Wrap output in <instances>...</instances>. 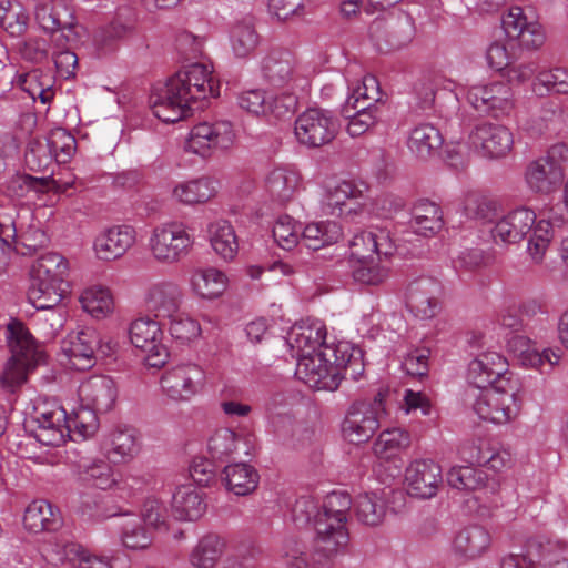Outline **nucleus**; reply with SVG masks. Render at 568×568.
<instances>
[{
    "mask_svg": "<svg viewBox=\"0 0 568 568\" xmlns=\"http://www.w3.org/2000/svg\"><path fill=\"white\" fill-rule=\"evenodd\" d=\"M352 505L356 519L365 526L376 527L386 517L387 505L378 491L359 494L354 501L347 493L333 491L321 505L312 496H301L292 506L291 517L298 527H313L316 554L334 559L348 551L347 515Z\"/></svg>",
    "mask_w": 568,
    "mask_h": 568,
    "instance_id": "f257e3e1",
    "label": "nucleus"
},
{
    "mask_svg": "<svg viewBox=\"0 0 568 568\" xmlns=\"http://www.w3.org/2000/svg\"><path fill=\"white\" fill-rule=\"evenodd\" d=\"M220 89L213 64L195 62L183 67L164 84L154 88L150 105L159 120L174 123L217 98Z\"/></svg>",
    "mask_w": 568,
    "mask_h": 568,
    "instance_id": "f03ea898",
    "label": "nucleus"
},
{
    "mask_svg": "<svg viewBox=\"0 0 568 568\" xmlns=\"http://www.w3.org/2000/svg\"><path fill=\"white\" fill-rule=\"evenodd\" d=\"M296 359V377L318 390H335L343 378L357 381L364 372L361 349L347 342L323 345L315 354Z\"/></svg>",
    "mask_w": 568,
    "mask_h": 568,
    "instance_id": "7ed1b4c3",
    "label": "nucleus"
},
{
    "mask_svg": "<svg viewBox=\"0 0 568 568\" xmlns=\"http://www.w3.org/2000/svg\"><path fill=\"white\" fill-rule=\"evenodd\" d=\"M6 334L11 357L1 382L4 387L14 389L27 381L28 374L43 361L44 355L22 322L12 320L7 325Z\"/></svg>",
    "mask_w": 568,
    "mask_h": 568,
    "instance_id": "20e7f679",
    "label": "nucleus"
},
{
    "mask_svg": "<svg viewBox=\"0 0 568 568\" xmlns=\"http://www.w3.org/2000/svg\"><path fill=\"white\" fill-rule=\"evenodd\" d=\"M195 239L180 221H165L155 225L148 240L151 257L161 265H174L193 250Z\"/></svg>",
    "mask_w": 568,
    "mask_h": 568,
    "instance_id": "39448f33",
    "label": "nucleus"
},
{
    "mask_svg": "<svg viewBox=\"0 0 568 568\" xmlns=\"http://www.w3.org/2000/svg\"><path fill=\"white\" fill-rule=\"evenodd\" d=\"M504 384L485 389L477 397L474 410L479 418L503 425L518 417L523 404L520 381Z\"/></svg>",
    "mask_w": 568,
    "mask_h": 568,
    "instance_id": "423d86ee",
    "label": "nucleus"
},
{
    "mask_svg": "<svg viewBox=\"0 0 568 568\" xmlns=\"http://www.w3.org/2000/svg\"><path fill=\"white\" fill-rule=\"evenodd\" d=\"M568 164V144H551L546 155L531 161L525 172L530 191L550 194L562 183L564 165Z\"/></svg>",
    "mask_w": 568,
    "mask_h": 568,
    "instance_id": "0eeeda50",
    "label": "nucleus"
},
{
    "mask_svg": "<svg viewBox=\"0 0 568 568\" xmlns=\"http://www.w3.org/2000/svg\"><path fill=\"white\" fill-rule=\"evenodd\" d=\"M386 414L384 396L378 393L372 400L354 402L342 423L343 437L352 444L368 442L381 426Z\"/></svg>",
    "mask_w": 568,
    "mask_h": 568,
    "instance_id": "6e6552de",
    "label": "nucleus"
},
{
    "mask_svg": "<svg viewBox=\"0 0 568 568\" xmlns=\"http://www.w3.org/2000/svg\"><path fill=\"white\" fill-rule=\"evenodd\" d=\"M160 384L170 399L184 402L203 390L206 373L197 363L181 362L164 371Z\"/></svg>",
    "mask_w": 568,
    "mask_h": 568,
    "instance_id": "1a4fd4ad",
    "label": "nucleus"
},
{
    "mask_svg": "<svg viewBox=\"0 0 568 568\" xmlns=\"http://www.w3.org/2000/svg\"><path fill=\"white\" fill-rule=\"evenodd\" d=\"M467 100L476 110L496 119L510 116L516 106L514 90L504 80L470 87Z\"/></svg>",
    "mask_w": 568,
    "mask_h": 568,
    "instance_id": "9d476101",
    "label": "nucleus"
},
{
    "mask_svg": "<svg viewBox=\"0 0 568 568\" xmlns=\"http://www.w3.org/2000/svg\"><path fill=\"white\" fill-rule=\"evenodd\" d=\"M263 73L274 87L304 91L310 87L311 72L298 64L288 51H273L263 60Z\"/></svg>",
    "mask_w": 568,
    "mask_h": 568,
    "instance_id": "9b49d317",
    "label": "nucleus"
},
{
    "mask_svg": "<svg viewBox=\"0 0 568 568\" xmlns=\"http://www.w3.org/2000/svg\"><path fill=\"white\" fill-rule=\"evenodd\" d=\"M129 336L132 345L145 353L144 361L150 367H162L169 359L168 347L163 344V332L158 321L139 317L130 324Z\"/></svg>",
    "mask_w": 568,
    "mask_h": 568,
    "instance_id": "f8f14e48",
    "label": "nucleus"
},
{
    "mask_svg": "<svg viewBox=\"0 0 568 568\" xmlns=\"http://www.w3.org/2000/svg\"><path fill=\"white\" fill-rule=\"evenodd\" d=\"M508 367L505 356L497 352H485L468 364L467 379L484 390L505 386L504 382H518L519 378Z\"/></svg>",
    "mask_w": 568,
    "mask_h": 568,
    "instance_id": "ddd939ff",
    "label": "nucleus"
},
{
    "mask_svg": "<svg viewBox=\"0 0 568 568\" xmlns=\"http://www.w3.org/2000/svg\"><path fill=\"white\" fill-rule=\"evenodd\" d=\"M503 30L508 41H516L523 50H539L546 42L544 27L529 19L521 7H510L501 19Z\"/></svg>",
    "mask_w": 568,
    "mask_h": 568,
    "instance_id": "4468645a",
    "label": "nucleus"
},
{
    "mask_svg": "<svg viewBox=\"0 0 568 568\" xmlns=\"http://www.w3.org/2000/svg\"><path fill=\"white\" fill-rule=\"evenodd\" d=\"M338 129L329 111L308 108L295 120L294 133L298 142H333Z\"/></svg>",
    "mask_w": 568,
    "mask_h": 568,
    "instance_id": "2eb2a0df",
    "label": "nucleus"
},
{
    "mask_svg": "<svg viewBox=\"0 0 568 568\" xmlns=\"http://www.w3.org/2000/svg\"><path fill=\"white\" fill-rule=\"evenodd\" d=\"M34 438L45 446L59 447L68 436V414L58 404H43L36 408Z\"/></svg>",
    "mask_w": 568,
    "mask_h": 568,
    "instance_id": "dca6fc26",
    "label": "nucleus"
},
{
    "mask_svg": "<svg viewBox=\"0 0 568 568\" xmlns=\"http://www.w3.org/2000/svg\"><path fill=\"white\" fill-rule=\"evenodd\" d=\"M143 301L146 310L155 318L165 320L180 311L184 302V291L173 280H161L146 287Z\"/></svg>",
    "mask_w": 568,
    "mask_h": 568,
    "instance_id": "f3484780",
    "label": "nucleus"
},
{
    "mask_svg": "<svg viewBox=\"0 0 568 568\" xmlns=\"http://www.w3.org/2000/svg\"><path fill=\"white\" fill-rule=\"evenodd\" d=\"M136 231L131 225H115L101 231L93 241V252L104 262L122 257L135 243Z\"/></svg>",
    "mask_w": 568,
    "mask_h": 568,
    "instance_id": "a211bd4d",
    "label": "nucleus"
},
{
    "mask_svg": "<svg viewBox=\"0 0 568 568\" xmlns=\"http://www.w3.org/2000/svg\"><path fill=\"white\" fill-rule=\"evenodd\" d=\"M442 286L433 277H420L407 287L406 303L410 312L420 320L433 318L439 310Z\"/></svg>",
    "mask_w": 568,
    "mask_h": 568,
    "instance_id": "6ab92c4d",
    "label": "nucleus"
},
{
    "mask_svg": "<svg viewBox=\"0 0 568 568\" xmlns=\"http://www.w3.org/2000/svg\"><path fill=\"white\" fill-rule=\"evenodd\" d=\"M405 480L409 495L432 498L443 481L442 468L433 460H415L407 467Z\"/></svg>",
    "mask_w": 568,
    "mask_h": 568,
    "instance_id": "aec40b11",
    "label": "nucleus"
},
{
    "mask_svg": "<svg viewBox=\"0 0 568 568\" xmlns=\"http://www.w3.org/2000/svg\"><path fill=\"white\" fill-rule=\"evenodd\" d=\"M507 348L517 361L527 368H535L547 373L557 365L561 358L560 352L550 348L539 352L532 342L524 335H514L507 341Z\"/></svg>",
    "mask_w": 568,
    "mask_h": 568,
    "instance_id": "412c9836",
    "label": "nucleus"
},
{
    "mask_svg": "<svg viewBox=\"0 0 568 568\" xmlns=\"http://www.w3.org/2000/svg\"><path fill=\"white\" fill-rule=\"evenodd\" d=\"M116 394L113 379L104 375L89 377L78 389L81 404L98 413L109 412L114 405Z\"/></svg>",
    "mask_w": 568,
    "mask_h": 568,
    "instance_id": "4be33fe9",
    "label": "nucleus"
},
{
    "mask_svg": "<svg viewBox=\"0 0 568 568\" xmlns=\"http://www.w3.org/2000/svg\"><path fill=\"white\" fill-rule=\"evenodd\" d=\"M536 214L527 207H519L500 219L491 230L495 242L513 244L521 241L531 231Z\"/></svg>",
    "mask_w": 568,
    "mask_h": 568,
    "instance_id": "5701e85b",
    "label": "nucleus"
},
{
    "mask_svg": "<svg viewBox=\"0 0 568 568\" xmlns=\"http://www.w3.org/2000/svg\"><path fill=\"white\" fill-rule=\"evenodd\" d=\"M351 258H372L388 256L394 244L389 233L384 229H372L356 233L349 243Z\"/></svg>",
    "mask_w": 568,
    "mask_h": 568,
    "instance_id": "b1692460",
    "label": "nucleus"
},
{
    "mask_svg": "<svg viewBox=\"0 0 568 568\" xmlns=\"http://www.w3.org/2000/svg\"><path fill=\"white\" fill-rule=\"evenodd\" d=\"M99 343L98 334L92 328L72 332L62 343V351L77 369L93 365V355Z\"/></svg>",
    "mask_w": 568,
    "mask_h": 568,
    "instance_id": "393cba45",
    "label": "nucleus"
},
{
    "mask_svg": "<svg viewBox=\"0 0 568 568\" xmlns=\"http://www.w3.org/2000/svg\"><path fill=\"white\" fill-rule=\"evenodd\" d=\"M287 343L293 351V356L311 355L318 352L323 345H332L326 342V327L322 322L295 325L287 336Z\"/></svg>",
    "mask_w": 568,
    "mask_h": 568,
    "instance_id": "a878e982",
    "label": "nucleus"
},
{
    "mask_svg": "<svg viewBox=\"0 0 568 568\" xmlns=\"http://www.w3.org/2000/svg\"><path fill=\"white\" fill-rule=\"evenodd\" d=\"M301 189L302 176L291 168H276L265 179V193L281 205L292 201Z\"/></svg>",
    "mask_w": 568,
    "mask_h": 568,
    "instance_id": "bb28decb",
    "label": "nucleus"
},
{
    "mask_svg": "<svg viewBox=\"0 0 568 568\" xmlns=\"http://www.w3.org/2000/svg\"><path fill=\"white\" fill-rule=\"evenodd\" d=\"M104 447L115 463H126L139 455L141 437L139 432L131 426H118L109 433Z\"/></svg>",
    "mask_w": 568,
    "mask_h": 568,
    "instance_id": "cd10ccee",
    "label": "nucleus"
},
{
    "mask_svg": "<svg viewBox=\"0 0 568 568\" xmlns=\"http://www.w3.org/2000/svg\"><path fill=\"white\" fill-rule=\"evenodd\" d=\"M229 285V278L221 270L207 266L192 271L189 278L190 290L202 300H215L223 295Z\"/></svg>",
    "mask_w": 568,
    "mask_h": 568,
    "instance_id": "c85d7f7f",
    "label": "nucleus"
},
{
    "mask_svg": "<svg viewBox=\"0 0 568 568\" xmlns=\"http://www.w3.org/2000/svg\"><path fill=\"white\" fill-rule=\"evenodd\" d=\"M206 510L203 495L195 487L187 485L179 487L172 497V514L181 521H195Z\"/></svg>",
    "mask_w": 568,
    "mask_h": 568,
    "instance_id": "c756f323",
    "label": "nucleus"
},
{
    "mask_svg": "<svg viewBox=\"0 0 568 568\" xmlns=\"http://www.w3.org/2000/svg\"><path fill=\"white\" fill-rule=\"evenodd\" d=\"M207 237L212 250L230 262L239 253V240L234 226L227 220H216L207 225Z\"/></svg>",
    "mask_w": 568,
    "mask_h": 568,
    "instance_id": "7c9ffc66",
    "label": "nucleus"
},
{
    "mask_svg": "<svg viewBox=\"0 0 568 568\" xmlns=\"http://www.w3.org/2000/svg\"><path fill=\"white\" fill-rule=\"evenodd\" d=\"M217 193V182L209 176H201L178 183L172 190L175 201L185 205L202 204Z\"/></svg>",
    "mask_w": 568,
    "mask_h": 568,
    "instance_id": "2f4dec72",
    "label": "nucleus"
},
{
    "mask_svg": "<svg viewBox=\"0 0 568 568\" xmlns=\"http://www.w3.org/2000/svg\"><path fill=\"white\" fill-rule=\"evenodd\" d=\"M491 537L488 530L478 525L460 529L455 536L454 551L465 558L475 559L481 556L490 546Z\"/></svg>",
    "mask_w": 568,
    "mask_h": 568,
    "instance_id": "473e14b6",
    "label": "nucleus"
},
{
    "mask_svg": "<svg viewBox=\"0 0 568 568\" xmlns=\"http://www.w3.org/2000/svg\"><path fill=\"white\" fill-rule=\"evenodd\" d=\"M23 525L33 534L52 531L61 525L60 513L47 500H34L24 511Z\"/></svg>",
    "mask_w": 568,
    "mask_h": 568,
    "instance_id": "72a5a7b5",
    "label": "nucleus"
},
{
    "mask_svg": "<svg viewBox=\"0 0 568 568\" xmlns=\"http://www.w3.org/2000/svg\"><path fill=\"white\" fill-rule=\"evenodd\" d=\"M225 547L223 537L213 532L206 534L192 548L189 562L194 568H214L222 558Z\"/></svg>",
    "mask_w": 568,
    "mask_h": 568,
    "instance_id": "f704fd0d",
    "label": "nucleus"
},
{
    "mask_svg": "<svg viewBox=\"0 0 568 568\" xmlns=\"http://www.w3.org/2000/svg\"><path fill=\"white\" fill-rule=\"evenodd\" d=\"M34 17L40 28L47 33H54L70 29L74 24L72 13L52 0L40 1L34 9Z\"/></svg>",
    "mask_w": 568,
    "mask_h": 568,
    "instance_id": "c9c22d12",
    "label": "nucleus"
},
{
    "mask_svg": "<svg viewBox=\"0 0 568 568\" xmlns=\"http://www.w3.org/2000/svg\"><path fill=\"white\" fill-rule=\"evenodd\" d=\"M55 560L70 562L78 568H112L108 557L91 554L75 542L57 544L52 548Z\"/></svg>",
    "mask_w": 568,
    "mask_h": 568,
    "instance_id": "e433bc0d",
    "label": "nucleus"
},
{
    "mask_svg": "<svg viewBox=\"0 0 568 568\" xmlns=\"http://www.w3.org/2000/svg\"><path fill=\"white\" fill-rule=\"evenodd\" d=\"M116 526L120 529V539L124 547L132 550H142L151 546L153 535L143 525L140 516L133 514L122 515L119 517Z\"/></svg>",
    "mask_w": 568,
    "mask_h": 568,
    "instance_id": "4c0bfd02",
    "label": "nucleus"
},
{
    "mask_svg": "<svg viewBox=\"0 0 568 568\" xmlns=\"http://www.w3.org/2000/svg\"><path fill=\"white\" fill-rule=\"evenodd\" d=\"M409 223L415 233L433 236L443 227V212L436 203L422 200L414 205Z\"/></svg>",
    "mask_w": 568,
    "mask_h": 568,
    "instance_id": "58836bf2",
    "label": "nucleus"
},
{
    "mask_svg": "<svg viewBox=\"0 0 568 568\" xmlns=\"http://www.w3.org/2000/svg\"><path fill=\"white\" fill-rule=\"evenodd\" d=\"M223 475L227 490L236 496H246L254 491L260 478L257 471L244 463L225 466Z\"/></svg>",
    "mask_w": 568,
    "mask_h": 568,
    "instance_id": "ea45409f",
    "label": "nucleus"
},
{
    "mask_svg": "<svg viewBox=\"0 0 568 568\" xmlns=\"http://www.w3.org/2000/svg\"><path fill=\"white\" fill-rule=\"evenodd\" d=\"M446 480L452 488L466 491L486 490L491 486L494 490V481L490 483L487 474L483 469L471 466H455L449 469Z\"/></svg>",
    "mask_w": 568,
    "mask_h": 568,
    "instance_id": "a19ab883",
    "label": "nucleus"
},
{
    "mask_svg": "<svg viewBox=\"0 0 568 568\" xmlns=\"http://www.w3.org/2000/svg\"><path fill=\"white\" fill-rule=\"evenodd\" d=\"M191 139L207 142H231L245 139V134L243 128L234 126L230 121L222 120L194 125L191 130Z\"/></svg>",
    "mask_w": 568,
    "mask_h": 568,
    "instance_id": "79ce46f5",
    "label": "nucleus"
},
{
    "mask_svg": "<svg viewBox=\"0 0 568 568\" xmlns=\"http://www.w3.org/2000/svg\"><path fill=\"white\" fill-rule=\"evenodd\" d=\"M79 475L81 480L103 490L116 487L121 480V475L103 459L85 462Z\"/></svg>",
    "mask_w": 568,
    "mask_h": 568,
    "instance_id": "37998d69",
    "label": "nucleus"
},
{
    "mask_svg": "<svg viewBox=\"0 0 568 568\" xmlns=\"http://www.w3.org/2000/svg\"><path fill=\"white\" fill-rule=\"evenodd\" d=\"M342 236L341 225L333 221L310 223L301 232L304 244L314 251L338 242Z\"/></svg>",
    "mask_w": 568,
    "mask_h": 568,
    "instance_id": "c03bdc74",
    "label": "nucleus"
},
{
    "mask_svg": "<svg viewBox=\"0 0 568 568\" xmlns=\"http://www.w3.org/2000/svg\"><path fill=\"white\" fill-rule=\"evenodd\" d=\"M82 308L97 320L105 318L114 311V300L108 287L92 285L80 295Z\"/></svg>",
    "mask_w": 568,
    "mask_h": 568,
    "instance_id": "a18cd8bd",
    "label": "nucleus"
},
{
    "mask_svg": "<svg viewBox=\"0 0 568 568\" xmlns=\"http://www.w3.org/2000/svg\"><path fill=\"white\" fill-rule=\"evenodd\" d=\"M67 272L65 258L58 253H48L32 264L30 281L64 283Z\"/></svg>",
    "mask_w": 568,
    "mask_h": 568,
    "instance_id": "49530a36",
    "label": "nucleus"
},
{
    "mask_svg": "<svg viewBox=\"0 0 568 568\" xmlns=\"http://www.w3.org/2000/svg\"><path fill=\"white\" fill-rule=\"evenodd\" d=\"M532 91L538 97L568 94V67H552L537 73Z\"/></svg>",
    "mask_w": 568,
    "mask_h": 568,
    "instance_id": "de8ad7c7",
    "label": "nucleus"
},
{
    "mask_svg": "<svg viewBox=\"0 0 568 568\" xmlns=\"http://www.w3.org/2000/svg\"><path fill=\"white\" fill-rule=\"evenodd\" d=\"M64 283L30 281L28 301L34 308L55 307L62 301Z\"/></svg>",
    "mask_w": 568,
    "mask_h": 568,
    "instance_id": "09e8293b",
    "label": "nucleus"
},
{
    "mask_svg": "<svg viewBox=\"0 0 568 568\" xmlns=\"http://www.w3.org/2000/svg\"><path fill=\"white\" fill-rule=\"evenodd\" d=\"M29 26V14L17 0L0 2V27L11 37H21Z\"/></svg>",
    "mask_w": 568,
    "mask_h": 568,
    "instance_id": "8fccbe9b",
    "label": "nucleus"
},
{
    "mask_svg": "<svg viewBox=\"0 0 568 568\" xmlns=\"http://www.w3.org/2000/svg\"><path fill=\"white\" fill-rule=\"evenodd\" d=\"M368 190L363 181H341L334 187H329L325 194L324 206L332 215L341 211L342 206L349 199H357Z\"/></svg>",
    "mask_w": 568,
    "mask_h": 568,
    "instance_id": "3c124183",
    "label": "nucleus"
},
{
    "mask_svg": "<svg viewBox=\"0 0 568 568\" xmlns=\"http://www.w3.org/2000/svg\"><path fill=\"white\" fill-rule=\"evenodd\" d=\"M566 546L550 540H534L528 546V555L536 556L542 568H568Z\"/></svg>",
    "mask_w": 568,
    "mask_h": 568,
    "instance_id": "603ef678",
    "label": "nucleus"
},
{
    "mask_svg": "<svg viewBox=\"0 0 568 568\" xmlns=\"http://www.w3.org/2000/svg\"><path fill=\"white\" fill-rule=\"evenodd\" d=\"M258 43L260 37L252 23L237 21L231 27L230 44L236 57L245 58L250 55Z\"/></svg>",
    "mask_w": 568,
    "mask_h": 568,
    "instance_id": "864d4df0",
    "label": "nucleus"
},
{
    "mask_svg": "<svg viewBox=\"0 0 568 568\" xmlns=\"http://www.w3.org/2000/svg\"><path fill=\"white\" fill-rule=\"evenodd\" d=\"M410 445V435L403 428L383 430L374 443V452L381 458H390Z\"/></svg>",
    "mask_w": 568,
    "mask_h": 568,
    "instance_id": "5fc2aeb1",
    "label": "nucleus"
},
{
    "mask_svg": "<svg viewBox=\"0 0 568 568\" xmlns=\"http://www.w3.org/2000/svg\"><path fill=\"white\" fill-rule=\"evenodd\" d=\"M95 410L81 406L78 410L68 416V436L72 440H85L94 435L98 429V417Z\"/></svg>",
    "mask_w": 568,
    "mask_h": 568,
    "instance_id": "6e6d98bb",
    "label": "nucleus"
},
{
    "mask_svg": "<svg viewBox=\"0 0 568 568\" xmlns=\"http://www.w3.org/2000/svg\"><path fill=\"white\" fill-rule=\"evenodd\" d=\"M19 84L33 100L39 99L43 104H48L53 100L54 91L51 79L43 77L38 70L21 74L19 77Z\"/></svg>",
    "mask_w": 568,
    "mask_h": 568,
    "instance_id": "4d7b16f0",
    "label": "nucleus"
},
{
    "mask_svg": "<svg viewBox=\"0 0 568 568\" xmlns=\"http://www.w3.org/2000/svg\"><path fill=\"white\" fill-rule=\"evenodd\" d=\"M351 90L352 93L342 106L341 112L344 116H348V109L359 110L362 105H366V101H376L379 94L377 79L369 74L363 77L362 82ZM367 105L369 106V103Z\"/></svg>",
    "mask_w": 568,
    "mask_h": 568,
    "instance_id": "13d9d810",
    "label": "nucleus"
},
{
    "mask_svg": "<svg viewBox=\"0 0 568 568\" xmlns=\"http://www.w3.org/2000/svg\"><path fill=\"white\" fill-rule=\"evenodd\" d=\"M166 318L170 320V335L182 345L193 343L202 334L200 323L186 314H180L178 312L172 317Z\"/></svg>",
    "mask_w": 568,
    "mask_h": 568,
    "instance_id": "bf43d9fd",
    "label": "nucleus"
},
{
    "mask_svg": "<svg viewBox=\"0 0 568 568\" xmlns=\"http://www.w3.org/2000/svg\"><path fill=\"white\" fill-rule=\"evenodd\" d=\"M353 277L365 285L382 284L388 277V268L376 263L375 257L352 260Z\"/></svg>",
    "mask_w": 568,
    "mask_h": 568,
    "instance_id": "052dcab7",
    "label": "nucleus"
},
{
    "mask_svg": "<svg viewBox=\"0 0 568 568\" xmlns=\"http://www.w3.org/2000/svg\"><path fill=\"white\" fill-rule=\"evenodd\" d=\"M240 437L230 428L216 429L207 440V450L212 458L224 460L237 450Z\"/></svg>",
    "mask_w": 568,
    "mask_h": 568,
    "instance_id": "680f3d73",
    "label": "nucleus"
},
{
    "mask_svg": "<svg viewBox=\"0 0 568 568\" xmlns=\"http://www.w3.org/2000/svg\"><path fill=\"white\" fill-rule=\"evenodd\" d=\"M528 241V253L534 262L540 263L555 234V229L547 220L535 222Z\"/></svg>",
    "mask_w": 568,
    "mask_h": 568,
    "instance_id": "e2e57ef3",
    "label": "nucleus"
},
{
    "mask_svg": "<svg viewBox=\"0 0 568 568\" xmlns=\"http://www.w3.org/2000/svg\"><path fill=\"white\" fill-rule=\"evenodd\" d=\"M273 237L283 250H292L301 239V225L290 215H281L273 225Z\"/></svg>",
    "mask_w": 568,
    "mask_h": 568,
    "instance_id": "0e129e2a",
    "label": "nucleus"
},
{
    "mask_svg": "<svg viewBox=\"0 0 568 568\" xmlns=\"http://www.w3.org/2000/svg\"><path fill=\"white\" fill-rule=\"evenodd\" d=\"M136 24V13L132 7H119L113 19L106 28L108 37L111 39H123L133 33Z\"/></svg>",
    "mask_w": 568,
    "mask_h": 568,
    "instance_id": "69168bd1",
    "label": "nucleus"
},
{
    "mask_svg": "<svg viewBox=\"0 0 568 568\" xmlns=\"http://www.w3.org/2000/svg\"><path fill=\"white\" fill-rule=\"evenodd\" d=\"M474 459L478 465L499 471L510 463V455L506 450L491 447L488 443H481Z\"/></svg>",
    "mask_w": 568,
    "mask_h": 568,
    "instance_id": "338daca9",
    "label": "nucleus"
},
{
    "mask_svg": "<svg viewBox=\"0 0 568 568\" xmlns=\"http://www.w3.org/2000/svg\"><path fill=\"white\" fill-rule=\"evenodd\" d=\"M469 139L474 142H513V134L508 128L490 122H480L470 132Z\"/></svg>",
    "mask_w": 568,
    "mask_h": 568,
    "instance_id": "774afa93",
    "label": "nucleus"
}]
</instances>
